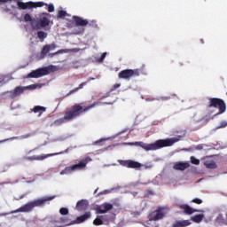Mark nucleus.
<instances>
[{
    "label": "nucleus",
    "instance_id": "f257e3e1",
    "mask_svg": "<svg viewBox=\"0 0 227 227\" xmlns=\"http://www.w3.org/2000/svg\"><path fill=\"white\" fill-rule=\"evenodd\" d=\"M98 103H94L89 106H82L81 104L77 103L66 110L64 117L58 119L55 121L57 125H61V123H65V121H72V120H75V118H79L81 114L90 111V109H93Z\"/></svg>",
    "mask_w": 227,
    "mask_h": 227
},
{
    "label": "nucleus",
    "instance_id": "f03ea898",
    "mask_svg": "<svg viewBox=\"0 0 227 227\" xmlns=\"http://www.w3.org/2000/svg\"><path fill=\"white\" fill-rule=\"evenodd\" d=\"M56 198V195L54 196H47L41 199H37L34 201H29L27 204H24L21 206V207H19V209H16L11 214H17V213H29L32 212L35 207H43L45 206L46 203H48L51 200H53Z\"/></svg>",
    "mask_w": 227,
    "mask_h": 227
},
{
    "label": "nucleus",
    "instance_id": "7ed1b4c3",
    "mask_svg": "<svg viewBox=\"0 0 227 227\" xmlns=\"http://www.w3.org/2000/svg\"><path fill=\"white\" fill-rule=\"evenodd\" d=\"M55 49H58V45L56 43H52L51 44H45L43 46V49L40 52V58L41 59H43V58H54V56H58V54H65L67 52H77V50H59L56 52L51 53V51H55Z\"/></svg>",
    "mask_w": 227,
    "mask_h": 227
},
{
    "label": "nucleus",
    "instance_id": "20e7f679",
    "mask_svg": "<svg viewBox=\"0 0 227 227\" xmlns=\"http://www.w3.org/2000/svg\"><path fill=\"white\" fill-rule=\"evenodd\" d=\"M59 70V66L50 65L45 67H40L35 70L31 71L27 74L28 79H40V77H43L44 75H49L50 74H54V72H58Z\"/></svg>",
    "mask_w": 227,
    "mask_h": 227
},
{
    "label": "nucleus",
    "instance_id": "39448f33",
    "mask_svg": "<svg viewBox=\"0 0 227 227\" xmlns=\"http://www.w3.org/2000/svg\"><path fill=\"white\" fill-rule=\"evenodd\" d=\"M91 161V158L90 156L85 157L80 161L78 164H74L69 167L65 168L62 171H60V176L69 175L72 172H75L78 170H82L86 168V165Z\"/></svg>",
    "mask_w": 227,
    "mask_h": 227
},
{
    "label": "nucleus",
    "instance_id": "423d86ee",
    "mask_svg": "<svg viewBox=\"0 0 227 227\" xmlns=\"http://www.w3.org/2000/svg\"><path fill=\"white\" fill-rule=\"evenodd\" d=\"M123 145L138 146V147L145 150V152H149V151H156L159 149H162L163 147H169V146H172L174 144H169V143H157V144L135 143V144H123Z\"/></svg>",
    "mask_w": 227,
    "mask_h": 227
},
{
    "label": "nucleus",
    "instance_id": "0eeeda50",
    "mask_svg": "<svg viewBox=\"0 0 227 227\" xmlns=\"http://www.w3.org/2000/svg\"><path fill=\"white\" fill-rule=\"evenodd\" d=\"M17 3V6L20 10H31L33 8H42L43 6H48L47 4L43 2H20L14 0Z\"/></svg>",
    "mask_w": 227,
    "mask_h": 227
},
{
    "label": "nucleus",
    "instance_id": "6e6552de",
    "mask_svg": "<svg viewBox=\"0 0 227 227\" xmlns=\"http://www.w3.org/2000/svg\"><path fill=\"white\" fill-rule=\"evenodd\" d=\"M140 75V69H124L118 74L119 79H124L125 81H130L131 77H139Z\"/></svg>",
    "mask_w": 227,
    "mask_h": 227
},
{
    "label": "nucleus",
    "instance_id": "1a4fd4ad",
    "mask_svg": "<svg viewBox=\"0 0 227 227\" xmlns=\"http://www.w3.org/2000/svg\"><path fill=\"white\" fill-rule=\"evenodd\" d=\"M209 107H215V109H219L218 114H223V113L226 112V103L221 98H209Z\"/></svg>",
    "mask_w": 227,
    "mask_h": 227
},
{
    "label": "nucleus",
    "instance_id": "9d476101",
    "mask_svg": "<svg viewBox=\"0 0 227 227\" xmlns=\"http://www.w3.org/2000/svg\"><path fill=\"white\" fill-rule=\"evenodd\" d=\"M69 151H71V148H67L65 151H62L60 153H48V154L30 156V157L27 158V160H32V161H34V160L41 161V160L48 159L49 157H54L56 155H60V154L67 153H69Z\"/></svg>",
    "mask_w": 227,
    "mask_h": 227
},
{
    "label": "nucleus",
    "instance_id": "9b49d317",
    "mask_svg": "<svg viewBox=\"0 0 227 227\" xmlns=\"http://www.w3.org/2000/svg\"><path fill=\"white\" fill-rule=\"evenodd\" d=\"M163 207H159L158 209L154 210V212L150 213L148 218L150 221H159L162 220L165 216V212Z\"/></svg>",
    "mask_w": 227,
    "mask_h": 227
},
{
    "label": "nucleus",
    "instance_id": "f8f14e48",
    "mask_svg": "<svg viewBox=\"0 0 227 227\" xmlns=\"http://www.w3.org/2000/svg\"><path fill=\"white\" fill-rule=\"evenodd\" d=\"M114 206L113 204H110L108 202H104L100 204L99 206H96V214H106L107 212H110L113 210Z\"/></svg>",
    "mask_w": 227,
    "mask_h": 227
},
{
    "label": "nucleus",
    "instance_id": "ddd939ff",
    "mask_svg": "<svg viewBox=\"0 0 227 227\" xmlns=\"http://www.w3.org/2000/svg\"><path fill=\"white\" fill-rule=\"evenodd\" d=\"M119 164L128 168L137 169L141 168V163L134 160H119Z\"/></svg>",
    "mask_w": 227,
    "mask_h": 227
},
{
    "label": "nucleus",
    "instance_id": "4468645a",
    "mask_svg": "<svg viewBox=\"0 0 227 227\" xmlns=\"http://www.w3.org/2000/svg\"><path fill=\"white\" fill-rule=\"evenodd\" d=\"M179 208L183 210V213L184 215H191L195 213H201V210L192 208V207L188 206L187 204L180 205Z\"/></svg>",
    "mask_w": 227,
    "mask_h": 227
},
{
    "label": "nucleus",
    "instance_id": "2eb2a0df",
    "mask_svg": "<svg viewBox=\"0 0 227 227\" xmlns=\"http://www.w3.org/2000/svg\"><path fill=\"white\" fill-rule=\"evenodd\" d=\"M26 91V88L22 86L16 87L13 90L10 91L11 98H15V97H20L22 93Z\"/></svg>",
    "mask_w": 227,
    "mask_h": 227
},
{
    "label": "nucleus",
    "instance_id": "dca6fc26",
    "mask_svg": "<svg viewBox=\"0 0 227 227\" xmlns=\"http://www.w3.org/2000/svg\"><path fill=\"white\" fill-rule=\"evenodd\" d=\"M90 216H91L90 212H86L84 215L76 217V220L74 221L72 223H74V224L82 223L86 222L87 220H89L90 218Z\"/></svg>",
    "mask_w": 227,
    "mask_h": 227
},
{
    "label": "nucleus",
    "instance_id": "f3484780",
    "mask_svg": "<svg viewBox=\"0 0 227 227\" xmlns=\"http://www.w3.org/2000/svg\"><path fill=\"white\" fill-rule=\"evenodd\" d=\"M182 139H184V136H176L172 138L156 140L155 143H178Z\"/></svg>",
    "mask_w": 227,
    "mask_h": 227
},
{
    "label": "nucleus",
    "instance_id": "a211bd4d",
    "mask_svg": "<svg viewBox=\"0 0 227 227\" xmlns=\"http://www.w3.org/2000/svg\"><path fill=\"white\" fill-rule=\"evenodd\" d=\"M73 20L74 21L76 26L84 27V26H88V24H90L88 20H84L79 16H73Z\"/></svg>",
    "mask_w": 227,
    "mask_h": 227
},
{
    "label": "nucleus",
    "instance_id": "6ab92c4d",
    "mask_svg": "<svg viewBox=\"0 0 227 227\" xmlns=\"http://www.w3.org/2000/svg\"><path fill=\"white\" fill-rule=\"evenodd\" d=\"M190 166L189 162H177L174 164L173 168L177 171H184L186 168H189Z\"/></svg>",
    "mask_w": 227,
    "mask_h": 227
},
{
    "label": "nucleus",
    "instance_id": "aec40b11",
    "mask_svg": "<svg viewBox=\"0 0 227 227\" xmlns=\"http://www.w3.org/2000/svg\"><path fill=\"white\" fill-rule=\"evenodd\" d=\"M87 205H88L87 200H82L76 202V210L78 211L86 210Z\"/></svg>",
    "mask_w": 227,
    "mask_h": 227
},
{
    "label": "nucleus",
    "instance_id": "412c9836",
    "mask_svg": "<svg viewBox=\"0 0 227 227\" xmlns=\"http://www.w3.org/2000/svg\"><path fill=\"white\" fill-rule=\"evenodd\" d=\"M192 223L190 220L177 221L176 224H174V227H188Z\"/></svg>",
    "mask_w": 227,
    "mask_h": 227
},
{
    "label": "nucleus",
    "instance_id": "4be33fe9",
    "mask_svg": "<svg viewBox=\"0 0 227 227\" xmlns=\"http://www.w3.org/2000/svg\"><path fill=\"white\" fill-rule=\"evenodd\" d=\"M204 166H206V168L208 169L217 168V165L215 164V160H206L204 161Z\"/></svg>",
    "mask_w": 227,
    "mask_h": 227
},
{
    "label": "nucleus",
    "instance_id": "5701e85b",
    "mask_svg": "<svg viewBox=\"0 0 227 227\" xmlns=\"http://www.w3.org/2000/svg\"><path fill=\"white\" fill-rule=\"evenodd\" d=\"M49 24H51V20H48L47 17H43L40 20H39V26L41 27H47V26H49Z\"/></svg>",
    "mask_w": 227,
    "mask_h": 227
},
{
    "label": "nucleus",
    "instance_id": "b1692460",
    "mask_svg": "<svg viewBox=\"0 0 227 227\" xmlns=\"http://www.w3.org/2000/svg\"><path fill=\"white\" fill-rule=\"evenodd\" d=\"M47 108L45 106H36L34 107V113H39V116H42L43 113H45Z\"/></svg>",
    "mask_w": 227,
    "mask_h": 227
},
{
    "label": "nucleus",
    "instance_id": "393cba45",
    "mask_svg": "<svg viewBox=\"0 0 227 227\" xmlns=\"http://www.w3.org/2000/svg\"><path fill=\"white\" fill-rule=\"evenodd\" d=\"M205 215H196L191 217V221L195 223H200L202 222L204 219Z\"/></svg>",
    "mask_w": 227,
    "mask_h": 227
},
{
    "label": "nucleus",
    "instance_id": "a878e982",
    "mask_svg": "<svg viewBox=\"0 0 227 227\" xmlns=\"http://www.w3.org/2000/svg\"><path fill=\"white\" fill-rule=\"evenodd\" d=\"M37 36L41 40V42H43L45 40V38H47V33H45L43 31H38Z\"/></svg>",
    "mask_w": 227,
    "mask_h": 227
},
{
    "label": "nucleus",
    "instance_id": "bb28decb",
    "mask_svg": "<svg viewBox=\"0 0 227 227\" xmlns=\"http://www.w3.org/2000/svg\"><path fill=\"white\" fill-rule=\"evenodd\" d=\"M68 13L66 12V11L60 10L57 13V19H65Z\"/></svg>",
    "mask_w": 227,
    "mask_h": 227
},
{
    "label": "nucleus",
    "instance_id": "cd10ccee",
    "mask_svg": "<svg viewBox=\"0 0 227 227\" xmlns=\"http://www.w3.org/2000/svg\"><path fill=\"white\" fill-rule=\"evenodd\" d=\"M104 223H106V221L101 220V218L99 217H96V219L93 221V224H95L96 226H101L102 224H104Z\"/></svg>",
    "mask_w": 227,
    "mask_h": 227
},
{
    "label": "nucleus",
    "instance_id": "c85d7f7f",
    "mask_svg": "<svg viewBox=\"0 0 227 227\" xmlns=\"http://www.w3.org/2000/svg\"><path fill=\"white\" fill-rule=\"evenodd\" d=\"M24 21L25 22H33V17H31V14L26 13L24 15Z\"/></svg>",
    "mask_w": 227,
    "mask_h": 227
},
{
    "label": "nucleus",
    "instance_id": "c756f323",
    "mask_svg": "<svg viewBox=\"0 0 227 227\" xmlns=\"http://www.w3.org/2000/svg\"><path fill=\"white\" fill-rule=\"evenodd\" d=\"M191 163L195 165V166H198V165H200V160H198L197 158L192 156L191 157Z\"/></svg>",
    "mask_w": 227,
    "mask_h": 227
},
{
    "label": "nucleus",
    "instance_id": "7c9ffc66",
    "mask_svg": "<svg viewBox=\"0 0 227 227\" xmlns=\"http://www.w3.org/2000/svg\"><path fill=\"white\" fill-rule=\"evenodd\" d=\"M98 218H100V220L104 221L105 223H108L110 222V218L108 215H99Z\"/></svg>",
    "mask_w": 227,
    "mask_h": 227
},
{
    "label": "nucleus",
    "instance_id": "2f4dec72",
    "mask_svg": "<svg viewBox=\"0 0 227 227\" xmlns=\"http://www.w3.org/2000/svg\"><path fill=\"white\" fill-rule=\"evenodd\" d=\"M114 137H107V138H100L99 140L96 141L95 143H105V141H113Z\"/></svg>",
    "mask_w": 227,
    "mask_h": 227
},
{
    "label": "nucleus",
    "instance_id": "473e14b6",
    "mask_svg": "<svg viewBox=\"0 0 227 227\" xmlns=\"http://www.w3.org/2000/svg\"><path fill=\"white\" fill-rule=\"evenodd\" d=\"M107 56L106 52H104L99 59H98V63H102L104 61V59H106V57Z\"/></svg>",
    "mask_w": 227,
    "mask_h": 227
},
{
    "label": "nucleus",
    "instance_id": "72a5a7b5",
    "mask_svg": "<svg viewBox=\"0 0 227 227\" xmlns=\"http://www.w3.org/2000/svg\"><path fill=\"white\" fill-rule=\"evenodd\" d=\"M77 91H79V89L74 88V89L69 90L68 93L66 95V97H70V95H73V93H77Z\"/></svg>",
    "mask_w": 227,
    "mask_h": 227
},
{
    "label": "nucleus",
    "instance_id": "f704fd0d",
    "mask_svg": "<svg viewBox=\"0 0 227 227\" xmlns=\"http://www.w3.org/2000/svg\"><path fill=\"white\" fill-rule=\"evenodd\" d=\"M59 212H60V215H67L68 214V210L67 207L60 208Z\"/></svg>",
    "mask_w": 227,
    "mask_h": 227
},
{
    "label": "nucleus",
    "instance_id": "c9c22d12",
    "mask_svg": "<svg viewBox=\"0 0 227 227\" xmlns=\"http://www.w3.org/2000/svg\"><path fill=\"white\" fill-rule=\"evenodd\" d=\"M192 203L201 205L202 204V200H201V199L195 198V199L192 200Z\"/></svg>",
    "mask_w": 227,
    "mask_h": 227
},
{
    "label": "nucleus",
    "instance_id": "e433bc0d",
    "mask_svg": "<svg viewBox=\"0 0 227 227\" xmlns=\"http://www.w3.org/2000/svg\"><path fill=\"white\" fill-rule=\"evenodd\" d=\"M86 84H88V82H83L80 83L79 86L76 87V89H78V91H79V90H82V88H84V86H86Z\"/></svg>",
    "mask_w": 227,
    "mask_h": 227
},
{
    "label": "nucleus",
    "instance_id": "4c0bfd02",
    "mask_svg": "<svg viewBox=\"0 0 227 227\" xmlns=\"http://www.w3.org/2000/svg\"><path fill=\"white\" fill-rule=\"evenodd\" d=\"M48 12H49V13H52V12H54V4H51L48 6Z\"/></svg>",
    "mask_w": 227,
    "mask_h": 227
},
{
    "label": "nucleus",
    "instance_id": "58836bf2",
    "mask_svg": "<svg viewBox=\"0 0 227 227\" xmlns=\"http://www.w3.org/2000/svg\"><path fill=\"white\" fill-rule=\"evenodd\" d=\"M26 90H36V84H32L25 87Z\"/></svg>",
    "mask_w": 227,
    "mask_h": 227
},
{
    "label": "nucleus",
    "instance_id": "ea45409f",
    "mask_svg": "<svg viewBox=\"0 0 227 227\" xmlns=\"http://www.w3.org/2000/svg\"><path fill=\"white\" fill-rule=\"evenodd\" d=\"M224 127H227V122L226 121H222L220 123V127H218V129H224Z\"/></svg>",
    "mask_w": 227,
    "mask_h": 227
},
{
    "label": "nucleus",
    "instance_id": "a19ab883",
    "mask_svg": "<svg viewBox=\"0 0 227 227\" xmlns=\"http://www.w3.org/2000/svg\"><path fill=\"white\" fill-rule=\"evenodd\" d=\"M79 61H74L73 62V68H79Z\"/></svg>",
    "mask_w": 227,
    "mask_h": 227
},
{
    "label": "nucleus",
    "instance_id": "79ce46f5",
    "mask_svg": "<svg viewBox=\"0 0 227 227\" xmlns=\"http://www.w3.org/2000/svg\"><path fill=\"white\" fill-rule=\"evenodd\" d=\"M106 194H108V190H105L103 192H100L99 193H98V196L106 195Z\"/></svg>",
    "mask_w": 227,
    "mask_h": 227
},
{
    "label": "nucleus",
    "instance_id": "37998d69",
    "mask_svg": "<svg viewBox=\"0 0 227 227\" xmlns=\"http://www.w3.org/2000/svg\"><path fill=\"white\" fill-rule=\"evenodd\" d=\"M120 86H121V84H120V83H115V84L114 85V90H116V89L120 88Z\"/></svg>",
    "mask_w": 227,
    "mask_h": 227
},
{
    "label": "nucleus",
    "instance_id": "c03bdc74",
    "mask_svg": "<svg viewBox=\"0 0 227 227\" xmlns=\"http://www.w3.org/2000/svg\"><path fill=\"white\" fill-rule=\"evenodd\" d=\"M3 12H7V13H8V12H11V10H10V9H8V8H3Z\"/></svg>",
    "mask_w": 227,
    "mask_h": 227
},
{
    "label": "nucleus",
    "instance_id": "a18cd8bd",
    "mask_svg": "<svg viewBox=\"0 0 227 227\" xmlns=\"http://www.w3.org/2000/svg\"><path fill=\"white\" fill-rule=\"evenodd\" d=\"M107 97H109V94L103 96L102 98H107Z\"/></svg>",
    "mask_w": 227,
    "mask_h": 227
},
{
    "label": "nucleus",
    "instance_id": "49530a36",
    "mask_svg": "<svg viewBox=\"0 0 227 227\" xmlns=\"http://www.w3.org/2000/svg\"><path fill=\"white\" fill-rule=\"evenodd\" d=\"M90 81H95V78H90Z\"/></svg>",
    "mask_w": 227,
    "mask_h": 227
},
{
    "label": "nucleus",
    "instance_id": "de8ad7c7",
    "mask_svg": "<svg viewBox=\"0 0 227 227\" xmlns=\"http://www.w3.org/2000/svg\"><path fill=\"white\" fill-rule=\"evenodd\" d=\"M217 221H219V217H217L216 219H215V222L217 223Z\"/></svg>",
    "mask_w": 227,
    "mask_h": 227
},
{
    "label": "nucleus",
    "instance_id": "09e8293b",
    "mask_svg": "<svg viewBox=\"0 0 227 227\" xmlns=\"http://www.w3.org/2000/svg\"><path fill=\"white\" fill-rule=\"evenodd\" d=\"M179 65H180V67H183V66H184V64H182V63H179Z\"/></svg>",
    "mask_w": 227,
    "mask_h": 227
},
{
    "label": "nucleus",
    "instance_id": "8fccbe9b",
    "mask_svg": "<svg viewBox=\"0 0 227 227\" xmlns=\"http://www.w3.org/2000/svg\"><path fill=\"white\" fill-rule=\"evenodd\" d=\"M4 141H6V140L0 141V143H4Z\"/></svg>",
    "mask_w": 227,
    "mask_h": 227
},
{
    "label": "nucleus",
    "instance_id": "3c124183",
    "mask_svg": "<svg viewBox=\"0 0 227 227\" xmlns=\"http://www.w3.org/2000/svg\"><path fill=\"white\" fill-rule=\"evenodd\" d=\"M8 214H6V213H4V215H7Z\"/></svg>",
    "mask_w": 227,
    "mask_h": 227
},
{
    "label": "nucleus",
    "instance_id": "603ef678",
    "mask_svg": "<svg viewBox=\"0 0 227 227\" xmlns=\"http://www.w3.org/2000/svg\"><path fill=\"white\" fill-rule=\"evenodd\" d=\"M97 192H98V189L95 190V193H97Z\"/></svg>",
    "mask_w": 227,
    "mask_h": 227
},
{
    "label": "nucleus",
    "instance_id": "864d4df0",
    "mask_svg": "<svg viewBox=\"0 0 227 227\" xmlns=\"http://www.w3.org/2000/svg\"><path fill=\"white\" fill-rule=\"evenodd\" d=\"M202 43H205V42L203 40H201Z\"/></svg>",
    "mask_w": 227,
    "mask_h": 227
},
{
    "label": "nucleus",
    "instance_id": "5fc2aeb1",
    "mask_svg": "<svg viewBox=\"0 0 227 227\" xmlns=\"http://www.w3.org/2000/svg\"><path fill=\"white\" fill-rule=\"evenodd\" d=\"M147 227H149V226H147ZM155 227H158V226H155Z\"/></svg>",
    "mask_w": 227,
    "mask_h": 227
}]
</instances>
